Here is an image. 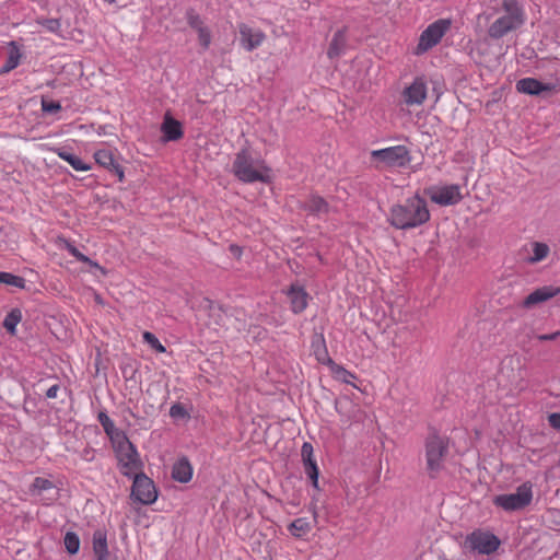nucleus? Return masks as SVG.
I'll list each match as a JSON object with an SVG mask.
<instances>
[{
  "label": "nucleus",
  "mask_w": 560,
  "mask_h": 560,
  "mask_svg": "<svg viewBox=\"0 0 560 560\" xmlns=\"http://www.w3.org/2000/svg\"><path fill=\"white\" fill-rule=\"evenodd\" d=\"M30 493L40 500L54 501L57 499L58 489L49 479L36 477L30 486Z\"/></svg>",
  "instance_id": "16"
},
{
  "label": "nucleus",
  "mask_w": 560,
  "mask_h": 560,
  "mask_svg": "<svg viewBox=\"0 0 560 560\" xmlns=\"http://www.w3.org/2000/svg\"><path fill=\"white\" fill-rule=\"evenodd\" d=\"M92 544L95 560H107L108 546L106 533L101 529L95 530L93 533Z\"/></svg>",
  "instance_id": "25"
},
{
  "label": "nucleus",
  "mask_w": 560,
  "mask_h": 560,
  "mask_svg": "<svg viewBox=\"0 0 560 560\" xmlns=\"http://www.w3.org/2000/svg\"><path fill=\"white\" fill-rule=\"evenodd\" d=\"M448 453V440L439 435L435 431L430 433L425 440L427 470L430 478H436L444 468V458Z\"/></svg>",
  "instance_id": "6"
},
{
  "label": "nucleus",
  "mask_w": 560,
  "mask_h": 560,
  "mask_svg": "<svg viewBox=\"0 0 560 560\" xmlns=\"http://www.w3.org/2000/svg\"><path fill=\"white\" fill-rule=\"evenodd\" d=\"M185 18H186L187 24L196 31H199L200 28L206 27L201 16L199 15V13H197V11L194 8H188L186 10Z\"/></svg>",
  "instance_id": "34"
},
{
  "label": "nucleus",
  "mask_w": 560,
  "mask_h": 560,
  "mask_svg": "<svg viewBox=\"0 0 560 560\" xmlns=\"http://www.w3.org/2000/svg\"><path fill=\"white\" fill-rule=\"evenodd\" d=\"M62 109L61 104L56 101H50L42 97V110L46 114H57Z\"/></svg>",
  "instance_id": "38"
},
{
  "label": "nucleus",
  "mask_w": 560,
  "mask_h": 560,
  "mask_svg": "<svg viewBox=\"0 0 560 560\" xmlns=\"http://www.w3.org/2000/svg\"><path fill=\"white\" fill-rule=\"evenodd\" d=\"M233 175L242 183H271L270 168L261 159H255L248 148L241 149L232 163Z\"/></svg>",
  "instance_id": "3"
},
{
  "label": "nucleus",
  "mask_w": 560,
  "mask_h": 560,
  "mask_svg": "<svg viewBox=\"0 0 560 560\" xmlns=\"http://www.w3.org/2000/svg\"><path fill=\"white\" fill-rule=\"evenodd\" d=\"M9 47H10V50L8 54V58L4 62V65L1 67V70H0L1 73L10 72L11 70L15 69L20 63L21 52H20L18 44L12 40L9 43Z\"/></svg>",
  "instance_id": "27"
},
{
  "label": "nucleus",
  "mask_w": 560,
  "mask_h": 560,
  "mask_svg": "<svg viewBox=\"0 0 560 560\" xmlns=\"http://www.w3.org/2000/svg\"><path fill=\"white\" fill-rule=\"evenodd\" d=\"M387 220L398 230L420 226L430 220L428 203L424 198L416 194L407 198L404 203L394 205Z\"/></svg>",
  "instance_id": "1"
},
{
  "label": "nucleus",
  "mask_w": 560,
  "mask_h": 560,
  "mask_svg": "<svg viewBox=\"0 0 560 560\" xmlns=\"http://www.w3.org/2000/svg\"><path fill=\"white\" fill-rule=\"evenodd\" d=\"M498 16L488 27L487 34L493 40H499L509 33L521 28L526 21V13L521 0H500V7L493 8Z\"/></svg>",
  "instance_id": "2"
},
{
  "label": "nucleus",
  "mask_w": 560,
  "mask_h": 560,
  "mask_svg": "<svg viewBox=\"0 0 560 560\" xmlns=\"http://www.w3.org/2000/svg\"><path fill=\"white\" fill-rule=\"evenodd\" d=\"M198 39L203 49H208L211 44V34L208 27L200 28L197 31Z\"/></svg>",
  "instance_id": "40"
},
{
  "label": "nucleus",
  "mask_w": 560,
  "mask_h": 560,
  "mask_svg": "<svg viewBox=\"0 0 560 560\" xmlns=\"http://www.w3.org/2000/svg\"><path fill=\"white\" fill-rule=\"evenodd\" d=\"M131 478H133L131 499L143 505L153 504L158 499V490L153 480L143 472L135 474Z\"/></svg>",
  "instance_id": "9"
},
{
  "label": "nucleus",
  "mask_w": 560,
  "mask_h": 560,
  "mask_svg": "<svg viewBox=\"0 0 560 560\" xmlns=\"http://www.w3.org/2000/svg\"><path fill=\"white\" fill-rule=\"evenodd\" d=\"M424 194L428 195L434 203L440 206L457 205L463 199L460 186L457 184L441 187L430 186L424 189Z\"/></svg>",
  "instance_id": "11"
},
{
  "label": "nucleus",
  "mask_w": 560,
  "mask_h": 560,
  "mask_svg": "<svg viewBox=\"0 0 560 560\" xmlns=\"http://www.w3.org/2000/svg\"><path fill=\"white\" fill-rule=\"evenodd\" d=\"M312 529L311 523L305 517H300L291 522L288 530L294 537H302L308 534Z\"/></svg>",
  "instance_id": "30"
},
{
  "label": "nucleus",
  "mask_w": 560,
  "mask_h": 560,
  "mask_svg": "<svg viewBox=\"0 0 560 560\" xmlns=\"http://www.w3.org/2000/svg\"><path fill=\"white\" fill-rule=\"evenodd\" d=\"M557 83H544L535 78H523L516 82V91L532 96L546 97L556 91Z\"/></svg>",
  "instance_id": "12"
},
{
  "label": "nucleus",
  "mask_w": 560,
  "mask_h": 560,
  "mask_svg": "<svg viewBox=\"0 0 560 560\" xmlns=\"http://www.w3.org/2000/svg\"><path fill=\"white\" fill-rule=\"evenodd\" d=\"M161 131L163 133V141H177L183 138V126L182 124L173 118L168 113L164 116L161 125Z\"/></svg>",
  "instance_id": "19"
},
{
  "label": "nucleus",
  "mask_w": 560,
  "mask_h": 560,
  "mask_svg": "<svg viewBox=\"0 0 560 560\" xmlns=\"http://www.w3.org/2000/svg\"><path fill=\"white\" fill-rule=\"evenodd\" d=\"M532 247L533 255L526 258V262L529 265H535L544 260L550 253V248L546 243L534 242L532 243Z\"/></svg>",
  "instance_id": "29"
},
{
  "label": "nucleus",
  "mask_w": 560,
  "mask_h": 560,
  "mask_svg": "<svg viewBox=\"0 0 560 560\" xmlns=\"http://www.w3.org/2000/svg\"><path fill=\"white\" fill-rule=\"evenodd\" d=\"M52 151L63 161L68 162L75 171L86 172L92 168V165L85 163L78 155L71 153L66 148H54Z\"/></svg>",
  "instance_id": "23"
},
{
  "label": "nucleus",
  "mask_w": 560,
  "mask_h": 560,
  "mask_svg": "<svg viewBox=\"0 0 560 560\" xmlns=\"http://www.w3.org/2000/svg\"><path fill=\"white\" fill-rule=\"evenodd\" d=\"M547 420L552 429L560 431V412L549 413Z\"/></svg>",
  "instance_id": "42"
},
{
  "label": "nucleus",
  "mask_w": 560,
  "mask_h": 560,
  "mask_svg": "<svg viewBox=\"0 0 560 560\" xmlns=\"http://www.w3.org/2000/svg\"><path fill=\"white\" fill-rule=\"evenodd\" d=\"M66 550L70 555L78 553L80 549V538L74 532H67L63 538Z\"/></svg>",
  "instance_id": "33"
},
{
  "label": "nucleus",
  "mask_w": 560,
  "mask_h": 560,
  "mask_svg": "<svg viewBox=\"0 0 560 560\" xmlns=\"http://www.w3.org/2000/svg\"><path fill=\"white\" fill-rule=\"evenodd\" d=\"M560 294V287L553 285H544L537 288L532 293H529L521 303V306L526 310H530L544 302L549 301L550 299Z\"/></svg>",
  "instance_id": "14"
},
{
  "label": "nucleus",
  "mask_w": 560,
  "mask_h": 560,
  "mask_svg": "<svg viewBox=\"0 0 560 560\" xmlns=\"http://www.w3.org/2000/svg\"><path fill=\"white\" fill-rule=\"evenodd\" d=\"M533 483L525 481L513 493L497 494L492 498V504L506 513L525 511L533 502Z\"/></svg>",
  "instance_id": "4"
},
{
  "label": "nucleus",
  "mask_w": 560,
  "mask_h": 560,
  "mask_svg": "<svg viewBox=\"0 0 560 560\" xmlns=\"http://www.w3.org/2000/svg\"><path fill=\"white\" fill-rule=\"evenodd\" d=\"M38 23L48 32L60 34L61 23L59 19H43L39 20Z\"/></svg>",
  "instance_id": "37"
},
{
  "label": "nucleus",
  "mask_w": 560,
  "mask_h": 560,
  "mask_svg": "<svg viewBox=\"0 0 560 560\" xmlns=\"http://www.w3.org/2000/svg\"><path fill=\"white\" fill-rule=\"evenodd\" d=\"M95 162L103 166L104 168H107L109 172L115 174L118 177L119 182H124L125 179V173L122 166L115 160V156L112 151L109 150H98L94 153Z\"/></svg>",
  "instance_id": "18"
},
{
  "label": "nucleus",
  "mask_w": 560,
  "mask_h": 560,
  "mask_svg": "<svg viewBox=\"0 0 560 560\" xmlns=\"http://www.w3.org/2000/svg\"><path fill=\"white\" fill-rule=\"evenodd\" d=\"M84 264H88L90 267L97 268L104 272V269L94 260L90 258V261H83Z\"/></svg>",
  "instance_id": "47"
},
{
  "label": "nucleus",
  "mask_w": 560,
  "mask_h": 560,
  "mask_svg": "<svg viewBox=\"0 0 560 560\" xmlns=\"http://www.w3.org/2000/svg\"><path fill=\"white\" fill-rule=\"evenodd\" d=\"M143 340L156 352L163 353L166 351V348L160 342L156 336L150 331L143 332Z\"/></svg>",
  "instance_id": "35"
},
{
  "label": "nucleus",
  "mask_w": 560,
  "mask_h": 560,
  "mask_svg": "<svg viewBox=\"0 0 560 560\" xmlns=\"http://www.w3.org/2000/svg\"><path fill=\"white\" fill-rule=\"evenodd\" d=\"M68 252L78 260V261H90V258L81 253L75 246L68 244Z\"/></svg>",
  "instance_id": "41"
},
{
  "label": "nucleus",
  "mask_w": 560,
  "mask_h": 560,
  "mask_svg": "<svg viewBox=\"0 0 560 560\" xmlns=\"http://www.w3.org/2000/svg\"><path fill=\"white\" fill-rule=\"evenodd\" d=\"M559 337H560V330H557V331L551 332V334H541V335H537V336H536V339H537L538 341H555V340H557Z\"/></svg>",
  "instance_id": "43"
},
{
  "label": "nucleus",
  "mask_w": 560,
  "mask_h": 560,
  "mask_svg": "<svg viewBox=\"0 0 560 560\" xmlns=\"http://www.w3.org/2000/svg\"><path fill=\"white\" fill-rule=\"evenodd\" d=\"M451 20L439 19L431 23L420 35L418 45L415 48V55H422L438 45L444 34L451 27Z\"/></svg>",
  "instance_id": "7"
},
{
  "label": "nucleus",
  "mask_w": 560,
  "mask_h": 560,
  "mask_svg": "<svg viewBox=\"0 0 560 560\" xmlns=\"http://www.w3.org/2000/svg\"><path fill=\"white\" fill-rule=\"evenodd\" d=\"M112 442L114 443L121 474L131 478L136 470H140L143 467L137 447L125 433H117V438Z\"/></svg>",
  "instance_id": "5"
},
{
  "label": "nucleus",
  "mask_w": 560,
  "mask_h": 560,
  "mask_svg": "<svg viewBox=\"0 0 560 560\" xmlns=\"http://www.w3.org/2000/svg\"><path fill=\"white\" fill-rule=\"evenodd\" d=\"M371 158L387 167H405L411 161L410 152L405 145L374 150Z\"/></svg>",
  "instance_id": "8"
},
{
  "label": "nucleus",
  "mask_w": 560,
  "mask_h": 560,
  "mask_svg": "<svg viewBox=\"0 0 560 560\" xmlns=\"http://www.w3.org/2000/svg\"><path fill=\"white\" fill-rule=\"evenodd\" d=\"M301 457L306 476L310 478L314 489L319 490V469L314 458V448L310 442H304L301 448Z\"/></svg>",
  "instance_id": "13"
},
{
  "label": "nucleus",
  "mask_w": 560,
  "mask_h": 560,
  "mask_svg": "<svg viewBox=\"0 0 560 560\" xmlns=\"http://www.w3.org/2000/svg\"><path fill=\"white\" fill-rule=\"evenodd\" d=\"M60 389V385L58 383L51 385L47 390H46V397L47 398H56L57 397V393L59 392Z\"/></svg>",
  "instance_id": "44"
},
{
  "label": "nucleus",
  "mask_w": 560,
  "mask_h": 560,
  "mask_svg": "<svg viewBox=\"0 0 560 560\" xmlns=\"http://www.w3.org/2000/svg\"><path fill=\"white\" fill-rule=\"evenodd\" d=\"M311 510H312V512H313L314 520H316V517H317L316 506H315V505H312Z\"/></svg>",
  "instance_id": "48"
},
{
  "label": "nucleus",
  "mask_w": 560,
  "mask_h": 560,
  "mask_svg": "<svg viewBox=\"0 0 560 560\" xmlns=\"http://www.w3.org/2000/svg\"><path fill=\"white\" fill-rule=\"evenodd\" d=\"M192 477V467L187 457H182L172 468V478L178 482L186 483Z\"/></svg>",
  "instance_id": "22"
},
{
  "label": "nucleus",
  "mask_w": 560,
  "mask_h": 560,
  "mask_svg": "<svg viewBox=\"0 0 560 560\" xmlns=\"http://www.w3.org/2000/svg\"><path fill=\"white\" fill-rule=\"evenodd\" d=\"M443 560H446V559H443Z\"/></svg>",
  "instance_id": "50"
},
{
  "label": "nucleus",
  "mask_w": 560,
  "mask_h": 560,
  "mask_svg": "<svg viewBox=\"0 0 560 560\" xmlns=\"http://www.w3.org/2000/svg\"><path fill=\"white\" fill-rule=\"evenodd\" d=\"M240 43L247 51H252L265 39V34L259 30H254L250 26L242 23L238 26Z\"/></svg>",
  "instance_id": "17"
},
{
  "label": "nucleus",
  "mask_w": 560,
  "mask_h": 560,
  "mask_svg": "<svg viewBox=\"0 0 560 560\" xmlns=\"http://www.w3.org/2000/svg\"><path fill=\"white\" fill-rule=\"evenodd\" d=\"M558 515H560V512H558Z\"/></svg>",
  "instance_id": "49"
},
{
  "label": "nucleus",
  "mask_w": 560,
  "mask_h": 560,
  "mask_svg": "<svg viewBox=\"0 0 560 560\" xmlns=\"http://www.w3.org/2000/svg\"><path fill=\"white\" fill-rule=\"evenodd\" d=\"M312 350L316 360L322 363L331 366L335 362L328 354L325 338L323 335H316L312 340Z\"/></svg>",
  "instance_id": "24"
},
{
  "label": "nucleus",
  "mask_w": 560,
  "mask_h": 560,
  "mask_svg": "<svg viewBox=\"0 0 560 560\" xmlns=\"http://www.w3.org/2000/svg\"><path fill=\"white\" fill-rule=\"evenodd\" d=\"M21 320L22 312L20 308L14 307L5 315L2 325L11 336H15L16 326Z\"/></svg>",
  "instance_id": "28"
},
{
  "label": "nucleus",
  "mask_w": 560,
  "mask_h": 560,
  "mask_svg": "<svg viewBox=\"0 0 560 560\" xmlns=\"http://www.w3.org/2000/svg\"><path fill=\"white\" fill-rule=\"evenodd\" d=\"M303 210L313 215L328 214L330 211L329 203L318 195H312L302 206Z\"/></svg>",
  "instance_id": "21"
},
{
  "label": "nucleus",
  "mask_w": 560,
  "mask_h": 560,
  "mask_svg": "<svg viewBox=\"0 0 560 560\" xmlns=\"http://www.w3.org/2000/svg\"><path fill=\"white\" fill-rule=\"evenodd\" d=\"M427 96V86L421 79H416L412 84L404 91L405 103L408 105H420Z\"/></svg>",
  "instance_id": "20"
},
{
  "label": "nucleus",
  "mask_w": 560,
  "mask_h": 560,
  "mask_svg": "<svg viewBox=\"0 0 560 560\" xmlns=\"http://www.w3.org/2000/svg\"><path fill=\"white\" fill-rule=\"evenodd\" d=\"M229 250H230V253H231L233 256H235V257H237V258H240V257H241V255H242V248H241L240 246L235 245V244H231V245L229 246Z\"/></svg>",
  "instance_id": "45"
},
{
  "label": "nucleus",
  "mask_w": 560,
  "mask_h": 560,
  "mask_svg": "<svg viewBox=\"0 0 560 560\" xmlns=\"http://www.w3.org/2000/svg\"><path fill=\"white\" fill-rule=\"evenodd\" d=\"M290 307L294 314L302 313L308 305L310 295L299 282L292 283L287 291Z\"/></svg>",
  "instance_id": "15"
},
{
  "label": "nucleus",
  "mask_w": 560,
  "mask_h": 560,
  "mask_svg": "<svg viewBox=\"0 0 560 560\" xmlns=\"http://www.w3.org/2000/svg\"><path fill=\"white\" fill-rule=\"evenodd\" d=\"M330 369L339 380L347 384L351 383L350 378H355L351 372L347 371L345 368L338 365L337 363H334Z\"/></svg>",
  "instance_id": "36"
},
{
  "label": "nucleus",
  "mask_w": 560,
  "mask_h": 560,
  "mask_svg": "<svg viewBox=\"0 0 560 560\" xmlns=\"http://www.w3.org/2000/svg\"><path fill=\"white\" fill-rule=\"evenodd\" d=\"M465 544L481 555H491L497 551L501 541L492 533L475 530L466 537Z\"/></svg>",
  "instance_id": "10"
},
{
  "label": "nucleus",
  "mask_w": 560,
  "mask_h": 560,
  "mask_svg": "<svg viewBox=\"0 0 560 560\" xmlns=\"http://www.w3.org/2000/svg\"><path fill=\"white\" fill-rule=\"evenodd\" d=\"M558 512H560V509H555L550 511V515L553 518V523L560 526V515H558Z\"/></svg>",
  "instance_id": "46"
},
{
  "label": "nucleus",
  "mask_w": 560,
  "mask_h": 560,
  "mask_svg": "<svg viewBox=\"0 0 560 560\" xmlns=\"http://www.w3.org/2000/svg\"><path fill=\"white\" fill-rule=\"evenodd\" d=\"M170 416L174 419L189 418V415H188L186 408L180 402H175L171 406Z\"/></svg>",
  "instance_id": "39"
},
{
  "label": "nucleus",
  "mask_w": 560,
  "mask_h": 560,
  "mask_svg": "<svg viewBox=\"0 0 560 560\" xmlns=\"http://www.w3.org/2000/svg\"><path fill=\"white\" fill-rule=\"evenodd\" d=\"M97 419L103 427L105 433L109 436V439L113 441L117 438V433H124L122 431L118 430L113 420L109 418L106 411L98 412Z\"/></svg>",
  "instance_id": "31"
},
{
  "label": "nucleus",
  "mask_w": 560,
  "mask_h": 560,
  "mask_svg": "<svg viewBox=\"0 0 560 560\" xmlns=\"http://www.w3.org/2000/svg\"><path fill=\"white\" fill-rule=\"evenodd\" d=\"M346 44H347V38H346L345 30H338L334 34L332 39L329 44V47L327 50V56L330 59L338 58L343 52Z\"/></svg>",
  "instance_id": "26"
},
{
  "label": "nucleus",
  "mask_w": 560,
  "mask_h": 560,
  "mask_svg": "<svg viewBox=\"0 0 560 560\" xmlns=\"http://www.w3.org/2000/svg\"><path fill=\"white\" fill-rule=\"evenodd\" d=\"M0 284L25 289L26 281L23 277L15 276L11 272L0 271Z\"/></svg>",
  "instance_id": "32"
}]
</instances>
